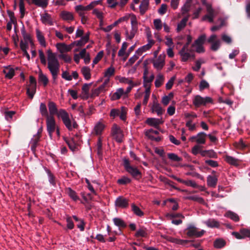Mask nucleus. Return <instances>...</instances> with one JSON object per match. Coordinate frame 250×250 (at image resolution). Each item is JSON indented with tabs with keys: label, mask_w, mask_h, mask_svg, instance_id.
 I'll return each instance as SVG.
<instances>
[{
	"label": "nucleus",
	"mask_w": 250,
	"mask_h": 250,
	"mask_svg": "<svg viewBox=\"0 0 250 250\" xmlns=\"http://www.w3.org/2000/svg\"><path fill=\"white\" fill-rule=\"evenodd\" d=\"M48 107L49 111V116H54V115L56 114L58 118L62 120L65 127L69 131L77 128L78 125L75 121L70 119L68 113L64 109H61L58 110L56 104L52 101L48 102Z\"/></svg>",
	"instance_id": "obj_1"
},
{
	"label": "nucleus",
	"mask_w": 250,
	"mask_h": 250,
	"mask_svg": "<svg viewBox=\"0 0 250 250\" xmlns=\"http://www.w3.org/2000/svg\"><path fill=\"white\" fill-rule=\"evenodd\" d=\"M47 68L50 71L53 79L55 81L58 77L60 71V64L56 55L49 49L46 51Z\"/></svg>",
	"instance_id": "obj_2"
},
{
	"label": "nucleus",
	"mask_w": 250,
	"mask_h": 250,
	"mask_svg": "<svg viewBox=\"0 0 250 250\" xmlns=\"http://www.w3.org/2000/svg\"><path fill=\"white\" fill-rule=\"evenodd\" d=\"M125 35L126 40L131 41L138 30V21L135 15L131 16V27H124Z\"/></svg>",
	"instance_id": "obj_3"
},
{
	"label": "nucleus",
	"mask_w": 250,
	"mask_h": 250,
	"mask_svg": "<svg viewBox=\"0 0 250 250\" xmlns=\"http://www.w3.org/2000/svg\"><path fill=\"white\" fill-rule=\"evenodd\" d=\"M123 162L125 169L133 178L139 180L142 178L141 172L137 167L131 166L128 159H124Z\"/></svg>",
	"instance_id": "obj_4"
},
{
	"label": "nucleus",
	"mask_w": 250,
	"mask_h": 250,
	"mask_svg": "<svg viewBox=\"0 0 250 250\" xmlns=\"http://www.w3.org/2000/svg\"><path fill=\"white\" fill-rule=\"evenodd\" d=\"M193 105L196 108H199L201 106H206L209 104H213V100L210 97H202L199 95H196L193 97L192 99Z\"/></svg>",
	"instance_id": "obj_5"
},
{
	"label": "nucleus",
	"mask_w": 250,
	"mask_h": 250,
	"mask_svg": "<svg viewBox=\"0 0 250 250\" xmlns=\"http://www.w3.org/2000/svg\"><path fill=\"white\" fill-rule=\"evenodd\" d=\"M111 135L113 139L118 143L123 141L124 134L121 127L116 124H114L111 128Z\"/></svg>",
	"instance_id": "obj_6"
},
{
	"label": "nucleus",
	"mask_w": 250,
	"mask_h": 250,
	"mask_svg": "<svg viewBox=\"0 0 250 250\" xmlns=\"http://www.w3.org/2000/svg\"><path fill=\"white\" fill-rule=\"evenodd\" d=\"M37 82L36 79L32 76L29 77V84L27 87L26 94L31 99L36 91Z\"/></svg>",
	"instance_id": "obj_7"
},
{
	"label": "nucleus",
	"mask_w": 250,
	"mask_h": 250,
	"mask_svg": "<svg viewBox=\"0 0 250 250\" xmlns=\"http://www.w3.org/2000/svg\"><path fill=\"white\" fill-rule=\"evenodd\" d=\"M205 232V231L204 230H199L197 228L192 225H190L187 229L186 234L190 237H200L204 235Z\"/></svg>",
	"instance_id": "obj_8"
},
{
	"label": "nucleus",
	"mask_w": 250,
	"mask_h": 250,
	"mask_svg": "<svg viewBox=\"0 0 250 250\" xmlns=\"http://www.w3.org/2000/svg\"><path fill=\"white\" fill-rule=\"evenodd\" d=\"M47 130L49 136L51 137L53 133L55 131L56 125L54 116H49L47 117L46 120Z\"/></svg>",
	"instance_id": "obj_9"
},
{
	"label": "nucleus",
	"mask_w": 250,
	"mask_h": 250,
	"mask_svg": "<svg viewBox=\"0 0 250 250\" xmlns=\"http://www.w3.org/2000/svg\"><path fill=\"white\" fill-rule=\"evenodd\" d=\"M179 54L181 58V61L184 62L188 61V60L192 56V50L189 49L188 43H186L179 52Z\"/></svg>",
	"instance_id": "obj_10"
},
{
	"label": "nucleus",
	"mask_w": 250,
	"mask_h": 250,
	"mask_svg": "<svg viewBox=\"0 0 250 250\" xmlns=\"http://www.w3.org/2000/svg\"><path fill=\"white\" fill-rule=\"evenodd\" d=\"M166 55L160 54L158 58L153 61V66L158 70H161L165 64Z\"/></svg>",
	"instance_id": "obj_11"
},
{
	"label": "nucleus",
	"mask_w": 250,
	"mask_h": 250,
	"mask_svg": "<svg viewBox=\"0 0 250 250\" xmlns=\"http://www.w3.org/2000/svg\"><path fill=\"white\" fill-rule=\"evenodd\" d=\"M232 234L238 239H242L247 237L250 238V229L242 228L240 229L239 232H233Z\"/></svg>",
	"instance_id": "obj_12"
},
{
	"label": "nucleus",
	"mask_w": 250,
	"mask_h": 250,
	"mask_svg": "<svg viewBox=\"0 0 250 250\" xmlns=\"http://www.w3.org/2000/svg\"><path fill=\"white\" fill-rule=\"evenodd\" d=\"M207 42L211 43L210 49L213 51H216L220 47V41L217 39V36L215 34L211 35Z\"/></svg>",
	"instance_id": "obj_13"
},
{
	"label": "nucleus",
	"mask_w": 250,
	"mask_h": 250,
	"mask_svg": "<svg viewBox=\"0 0 250 250\" xmlns=\"http://www.w3.org/2000/svg\"><path fill=\"white\" fill-rule=\"evenodd\" d=\"M206 7L208 14L202 18V21H208L209 22H213L216 13L210 4H207Z\"/></svg>",
	"instance_id": "obj_14"
},
{
	"label": "nucleus",
	"mask_w": 250,
	"mask_h": 250,
	"mask_svg": "<svg viewBox=\"0 0 250 250\" xmlns=\"http://www.w3.org/2000/svg\"><path fill=\"white\" fill-rule=\"evenodd\" d=\"M36 37L37 41L41 46L46 47L47 42L44 37V33L38 28L35 29Z\"/></svg>",
	"instance_id": "obj_15"
},
{
	"label": "nucleus",
	"mask_w": 250,
	"mask_h": 250,
	"mask_svg": "<svg viewBox=\"0 0 250 250\" xmlns=\"http://www.w3.org/2000/svg\"><path fill=\"white\" fill-rule=\"evenodd\" d=\"M206 134L204 132H200L196 136L190 137L189 141L192 142H196L199 144H204L206 143Z\"/></svg>",
	"instance_id": "obj_16"
},
{
	"label": "nucleus",
	"mask_w": 250,
	"mask_h": 250,
	"mask_svg": "<svg viewBox=\"0 0 250 250\" xmlns=\"http://www.w3.org/2000/svg\"><path fill=\"white\" fill-rule=\"evenodd\" d=\"M145 123L149 126L158 129L159 125L164 123V121L162 119L148 118L146 120Z\"/></svg>",
	"instance_id": "obj_17"
},
{
	"label": "nucleus",
	"mask_w": 250,
	"mask_h": 250,
	"mask_svg": "<svg viewBox=\"0 0 250 250\" xmlns=\"http://www.w3.org/2000/svg\"><path fill=\"white\" fill-rule=\"evenodd\" d=\"M109 79L105 80L102 85L93 90L92 92V96H98L101 93L105 92L107 90L106 87L109 83Z\"/></svg>",
	"instance_id": "obj_18"
},
{
	"label": "nucleus",
	"mask_w": 250,
	"mask_h": 250,
	"mask_svg": "<svg viewBox=\"0 0 250 250\" xmlns=\"http://www.w3.org/2000/svg\"><path fill=\"white\" fill-rule=\"evenodd\" d=\"M145 134L148 138L152 140H155L158 142L161 140V138L159 136V132L157 130H154L153 129H150L146 130Z\"/></svg>",
	"instance_id": "obj_19"
},
{
	"label": "nucleus",
	"mask_w": 250,
	"mask_h": 250,
	"mask_svg": "<svg viewBox=\"0 0 250 250\" xmlns=\"http://www.w3.org/2000/svg\"><path fill=\"white\" fill-rule=\"evenodd\" d=\"M56 47L61 54L69 52L72 49L71 45H67L65 43H57Z\"/></svg>",
	"instance_id": "obj_20"
},
{
	"label": "nucleus",
	"mask_w": 250,
	"mask_h": 250,
	"mask_svg": "<svg viewBox=\"0 0 250 250\" xmlns=\"http://www.w3.org/2000/svg\"><path fill=\"white\" fill-rule=\"evenodd\" d=\"M155 42L154 40H149L148 43L141 47L139 48L137 50V53L141 56L144 53L150 49L154 45Z\"/></svg>",
	"instance_id": "obj_21"
},
{
	"label": "nucleus",
	"mask_w": 250,
	"mask_h": 250,
	"mask_svg": "<svg viewBox=\"0 0 250 250\" xmlns=\"http://www.w3.org/2000/svg\"><path fill=\"white\" fill-rule=\"evenodd\" d=\"M60 18L63 21L70 22L74 19V14L73 13L67 11H62L60 14Z\"/></svg>",
	"instance_id": "obj_22"
},
{
	"label": "nucleus",
	"mask_w": 250,
	"mask_h": 250,
	"mask_svg": "<svg viewBox=\"0 0 250 250\" xmlns=\"http://www.w3.org/2000/svg\"><path fill=\"white\" fill-rule=\"evenodd\" d=\"M41 21L45 25L51 26L54 24L51 16L47 13H44L41 15Z\"/></svg>",
	"instance_id": "obj_23"
},
{
	"label": "nucleus",
	"mask_w": 250,
	"mask_h": 250,
	"mask_svg": "<svg viewBox=\"0 0 250 250\" xmlns=\"http://www.w3.org/2000/svg\"><path fill=\"white\" fill-rule=\"evenodd\" d=\"M116 207L121 208H126L128 206V200L123 196H120L115 201Z\"/></svg>",
	"instance_id": "obj_24"
},
{
	"label": "nucleus",
	"mask_w": 250,
	"mask_h": 250,
	"mask_svg": "<svg viewBox=\"0 0 250 250\" xmlns=\"http://www.w3.org/2000/svg\"><path fill=\"white\" fill-rule=\"evenodd\" d=\"M62 77L66 81H70L73 78L74 79H77L79 77V74L77 71H75L72 72V75H71L69 72L64 71L62 72Z\"/></svg>",
	"instance_id": "obj_25"
},
{
	"label": "nucleus",
	"mask_w": 250,
	"mask_h": 250,
	"mask_svg": "<svg viewBox=\"0 0 250 250\" xmlns=\"http://www.w3.org/2000/svg\"><path fill=\"white\" fill-rule=\"evenodd\" d=\"M151 110L152 113H156L158 116L162 115L165 110L163 109L161 105L156 102H154L151 106Z\"/></svg>",
	"instance_id": "obj_26"
},
{
	"label": "nucleus",
	"mask_w": 250,
	"mask_h": 250,
	"mask_svg": "<svg viewBox=\"0 0 250 250\" xmlns=\"http://www.w3.org/2000/svg\"><path fill=\"white\" fill-rule=\"evenodd\" d=\"M65 193L74 202L80 200V198L75 191L70 188H67L65 189Z\"/></svg>",
	"instance_id": "obj_27"
},
{
	"label": "nucleus",
	"mask_w": 250,
	"mask_h": 250,
	"mask_svg": "<svg viewBox=\"0 0 250 250\" xmlns=\"http://www.w3.org/2000/svg\"><path fill=\"white\" fill-rule=\"evenodd\" d=\"M124 93L125 91L123 88H118L116 90V92L110 95V100L111 101H116L119 100L123 95H124Z\"/></svg>",
	"instance_id": "obj_28"
},
{
	"label": "nucleus",
	"mask_w": 250,
	"mask_h": 250,
	"mask_svg": "<svg viewBox=\"0 0 250 250\" xmlns=\"http://www.w3.org/2000/svg\"><path fill=\"white\" fill-rule=\"evenodd\" d=\"M6 78L8 79H12L15 75V70L10 66L5 67L3 70Z\"/></svg>",
	"instance_id": "obj_29"
},
{
	"label": "nucleus",
	"mask_w": 250,
	"mask_h": 250,
	"mask_svg": "<svg viewBox=\"0 0 250 250\" xmlns=\"http://www.w3.org/2000/svg\"><path fill=\"white\" fill-rule=\"evenodd\" d=\"M105 127V124L103 121H100L95 125L94 131L97 135L102 134Z\"/></svg>",
	"instance_id": "obj_30"
},
{
	"label": "nucleus",
	"mask_w": 250,
	"mask_h": 250,
	"mask_svg": "<svg viewBox=\"0 0 250 250\" xmlns=\"http://www.w3.org/2000/svg\"><path fill=\"white\" fill-rule=\"evenodd\" d=\"M23 41L29 42L31 46H34V43L30 34L26 33L24 29L21 30Z\"/></svg>",
	"instance_id": "obj_31"
},
{
	"label": "nucleus",
	"mask_w": 250,
	"mask_h": 250,
	"mask_svg": "<svg viewBox=\"0 0 250 250\" xmlns=\"http://www.w3.org/2000/svg\"><path fill=\"white\" fill-rule=\"evenodd\" d=\"M225 160L229 165L234 166H237L240 163V161L238 159L229 155L225 156Z\"/></svg>",
	"instance_id": "obj_32"
},
{
	"label": "nucleus",
	"mask_w": 250,
	"mask_h": 250,
	"mask_svg": "<svg viewBox=\"0 0 250 250\" xmlns=\"http://www.w3.org/2000/svg\"><path fill=\"white\" fill-rule=\"evenodd\" d=\"M188 19L189 15H187L178 23L176 28L177 32H180L185 27Z\"/></svg>",
	"instance_id": "obj_33"
},
{
	"label": "nucleus",
	"mask_w": 250,
	"mask_h": 250,
	"mask_svg": "<svg viewBox=\"0 0 250 250\" xmlns=\"http://www.w3.org/2000/svg\"><path fill=\"white\" fill-rule=\"evenodd\" d=\"M128 46V43L126 42H124L122 45L121 49L118 52V56L120 57L125 56L124 60H125L129 55V53L126 54L125 51Z\"/></svg>",
	"instance_id": "obj_34"
},
{
	"label": "nucleus",
	"mask_w": 250,
	"mask_h": 250,
	"mask_svg": "<svg viewBox=\"0 0 250 250\" xmlns=\"http://www.w3.org/2000/svg\"><path fill=\"white\" fill-rule=\"evenodd\" d=\"M113 222L114 225L120 229H124L126 227V224L125 222L120 218H114L113 219Z\"/></svg>",
	"instance_id": "obj_35"
},
{
	"label": "nucleus",
	"mask_w": 250,
	"mask_h": 250,
	"mask_svg": "<svg viewBox=\"0 0 250 250\" xmlns=\"http://www.w3.org/2000/svg\"><path fill=\"white\" fill-rule=\"evenodd\" d=\"M31 1L32 3L35 5L45 8L48 4L49 0H31Z\"/></svg>",
	"instance_id": "obj_36"
},
{
	"label": "nucleus",
	"mask_w": 250,
	"mask_h": 250,
	"mask_svg": "<svg viewBox=\"0 0 250 250\" xmlns=\"http://www.w3.org/2000/svg\"><path fill=\"white\" fill-rule=\"evenodd\" d=\"M81 71L85 80H88L91 78V70L89 67L83 66L81 68Z\"/></svg>",
	"instance_id": "obj_37"
},
{
	"label": "nucleus",
	"mask_w": 250,
	"mask_h": 250,
	"mask_svg": "<svg viewBox=\"0 0 250 250\" xmlns=\"http://www.w3.org/2000/svg\"><path fill=\"white\" fill-rule=\"evenodd\" d=\"M154 79V75L153 74H151L148 76V71L146 69L143 74V81L147 83H152Z\"/></svg>",
	"instance_id": "obj_38"
},
{
	"label": "nucleus",
	"mask_w": 250,
	"mask_h": 250,
	"mask_svg": "<svg viewBox=\"0 0 250 250\" xmlns=\"http://www.w3.org/2000/svg\"><path fill=\"white\" fill-rule=\"evenodd\" d=\"M149 0H143L140 5V11L141 15H143L148 9Z\"/></svg>",
	"instance_id": "obj_39"
},
{
	"label": "nucleus",
	"mask_w": 250,
	"mask_h": 250,
	"mask_svg": "<svg viewBox=\"0 0 250 250\" xmlns=\"http://www.w3.org/2000/svg\"><path fill=\"white\" fill-rule=\"evenodd\" d=\"M175 180L180 183L186 185L187 186H190L193 188H197L198 187L196 183L192 180L186 181L179 178H175Z\"/></svg>",
	"instance_id": "obj_40"
},
{
	"label": "nucleus",
	"mask_w": 250,
	"mask_h": 250,
	"mask_svg": "<svg viewBox=\"0 0 250 250\" xmlns=\"http://www.w3.org/2000/svg\"><path fill=\"white\" fill-rule=\"evenodd\" d=\"M206 225L209 228H219L220 224L218 221L214 219H210L205 222Z\"/></svg>",
	"instance_id": "obj_41"
},
{
	"label": "nucleus",
	"mask_w": 250,
	"mask_h": 250,
	"mask_svg": "<svg viewBox=\"0 0 250 250\" xmlns=\"http://www.w3.org/2000/svg\"><path fill=\"white\" fill-rule=\"evenodd\" d=\"M201 156L203 157H208L209 158H217V154L212 150H203L201 152Z\"/></svg>",
	"instance_id": "obj_42"
},
{
	"label": "nucleus",
	"mask_w": 250,
	"mask_h": 250,
	"mask_svg": "<svg viewBox=\"0 0 250 250\" xmlns=\"http://www.w3.org/2000/svg\"><path fill=\"white\" fill-rule=\"evenodd\" d=\"M217 182V178L215 176H208L207 178V184L210 187H215Z\"/></svg>",
	"instance_id": "obj_43"
},
{
	"label": "nucleus",
	"mask_w": 250,
	"mask_h": 250,
	"mask_svg": "<svg viewBox=\"0 0 250 250\" xmlns=\"http://www.w3.org/2000/svg\"><path fill=\"white\" fill-rule=\"evenodd\" d=\"M75 10L79 16H82L83 14H85L84 12L85 11H88L89 9L87 5L84 6L82 5H78L75 6Z\"/></svg>",
	"instance_id": "obj_44"
},
{
	"label": "nucleus",
	"mask_w": 250,
	"mask_h": 250,
	"mask_svg": "<svg viewBox=\"0 0 250 250\" xmlns=\"http://www.w3.org/2000/svg\"><path fill=\"white\" fill-rule=\"evenodd\" d=\"M39 82L42 83L44 86H46L49 82L47 77L42 71H40L39 74Z\"/></svg>",
	"instance_id": "obj_45"
},
{
	"label": "nucleus",
	"mask_w": 250,
	"mask_h": 250,
	"mask_svg": "<svg viewBox=\"0 0 250 250\" xmlns=\"http://www.w3.org/2000/svg\"><path fill=\"white\" fill-rule=\"evenodd\" d=\"M165 80L164 76L159 74L157 77L155 81V85L156 87H160L164 83Z\"/></svg>",
	"instance_id": "obj_46"
},
{
	"label": "nucleus",
	"mask_w": 250,
	"mask_h": 250,
	"mask_svg": "<svg viewBox=\"0 0 250 250\" xmlns=\"http://www.w3.org/2000/svg\"><path fill=\"white\" fill-rule=\"evenodd\" d=\"M225 216L229 218L235 222H238L239 220L238 215L236 213L230 211H227L225 213Z\"/></svg>",
	"instance_id": "obj_47"
},
{
	"label": "nucleus",
	"mask_w": 250,
	"mask_h": 250,
	"mask_svg": "<svg viewBox=\"0 0 250 250\" xmlns=\"http://www.w3.org/2000/svg\"><path fill=\"white\" fill-rule=\"evenodd\" d=\"M147 232L146 229L144 228H141L139 229L136 232L135 236L136 237H146L147 236Z\"/></svg>",
	"instance_id": "obj_48"
},
{
	"label": "nucleus",
	"mask_w": 250,
	"mask_h": 250,
	"mask_svg": "<svg viewBox=\"0 0 250 250\" xmlns=\"http://www.w3.org/2000/svg\"><path fill=\"white\" fill-rule=\"evenodd\" d=\"M89 38V34L87 33L84 36L82 37L80 40L77 42V45L82 46L88 42Z\"/></svg>",
	"instance_id": "obj_49"
},
{
	"label": "nucleus",
	"mask_w": 250,
	"mask_h": 250,
	"mask_svg": "<svg viewBox=\"0 0 250 250\" xmlns=\"http://www.w3.org/2000/svg\"><path fill=\"white\" fill-rule=\"evenodd\" d=\"M186 126L190 131H193L196 130L197 125L195 123H193L192 120H188L186 121Z\"/></svg>",
	"instance_id": "obj_50"
},
{
	"label": "nucleus",
	"mask_w": 250,
	"mask_h": 250,
	"mask_svg": "<svg viewBox=\"0 0 250 250\" xmlns=\"http://www.w3.org/2000/svg\"><path fill=\"white\" fill-rule=\"evenodd\" d=\"M116 79L119 81L120 83H126V84H131L135 82H133L131 78H125L121 76H117Z\"/></svg>",
	"instance_id": "obj_51"
},
{
	"label": "nucleus",
	"mask_w": 250,
	"mask_h": 250,
	"mask_svg": "<svg viewBox=\"0 0 250 250\" xmlns=\"http://www.w3.org/2000/svg\"><path fill=\"white\" fill-rule=\"evenodd\" d=\"M115 71V69L114 67L112 65H111L107 69L105 70L104 72V76L105 77L108 78V79H109V78H110L111 76H113L114 74Z\"/></svg>",
	"instance_id": "obj_52"
},
{
	"label": "nucleus",
	"mask_w": 250,
	"mask_h": 250,
	"mask_svg": "<svg viewBox=\"0 0 250 250\" xmlns=\"http://www.w3.org/2000/svg\"><path fill=\"white\" fill-rule=\"evenodd\" d=\"M40 111L42 116L45 117L46 118L49 116L47 112L46 106L44 103H42L40 105Z\"/></svg>",
	"instance_id": "obj_53"
},
{
	"label": "nucleus",
	"mask_w": 250,
	"mask_h": 250,
	"mask_svg": "<svg viewBox=\"0 0 250 250\" xmlns=\"http://www.w3.org/2000/svg\"><path fill=\"white\" fill-rule=\"evenodd\" d=\"M168 240L170 242L179 245H184L188 242V241L187 240H182L173 237H169Z\"/></svg>",
	"instance_id": "obj_54"
},
{
	"label": "nucleus",
	"mask_w": 250,
	"mask_h": 250,
	"mask_svg": "<svg viewBox=\"0 0 250 250\" xmlns=\"http://www.w3.org/2000/svg\"><path fill=\"white\" fill-rule=\"evenodd\" d=\"M173 94L172 93H170L168 95L165 96L162 98V103L164 104V105H167L170 101L173 98Z\"/></svg>",
	"instance_id": "obj_55"
},
{
	"label": "nucleus",
	"mask_w": 250,
	"mask_h": 250,
	"mask_svg": "<svg viewBox=\"0 0 250 250\" xmlns=\"http://www.w3.org/2000/svg\"><path fill=\"white\" fill-rule=\"evenodd\" d=\"M104 51H101L97 54L96 56L95 57L92 63V67H94V65L98 63L103 58L104 56Z\"/></svg>",
	"instance_id": "obj_56"
},
{
	"label": "nucleus",
	"mask_w": 250,
	"mask_h": 250,
	"mask_svg": "<svg viewBox=\"0 0 250 250\" xmlns=\"http://www.w3.org/2000/svg\"><path fill=\"white\" fill-rule=\"evenodd\" d=\"M127 111V108L124 106L121 107L120 109L119 117L122 121H125L126 120Z\"/></svg>",
	"instance_id": "obj_57"
},
{
	"label": "nucleus",
	"mask_w": 250,
	"mask_h": 250,
	"mask_svg": "<svg viewBox=\"0 0 250 250\" xmlns=\"http://www.w3.org/2000/svg\"><path fill=\"white\" fill-rule=\"evenodd\" d=\"M131 182V180L130 178L126 176H123L121 178L119 179L117 182L119 185H124L130 183Z\"/></svg>",
	"instance_id": "obj_58"
},
{
	"label": "nucleus",
	"mask_w": 250,
	"mask_h": 250,
	"mask_svg": "<svg viewBox=\"0 0 250 250\" xmlns=\"http://www.w3.org/2000/svg\"><path fill=\"white\" fill-rule=\"evenodd\" d=\"M132 210L136 215L138 216H142L144 215V212L141 210V209L136 206L134 204L131 205Z\"/></svg>",
	"instance_id": "obj_59"
},
{
	"label": "nucleus",
	"mask_w": 250,
	"mask_h": 250,
	"mask_svg": "<svg viewBox=\"0 0 250 250\" xmlns=\"http://www.w3.org/2000/svg\"><path fill=\"white\" fill-rule=\"evenodd\" d=\"M184 117L187 120H192L197 117V115L194 112H185L184 113Z\"/></svg>",
	"instance_id": "obj_60"
},
{
	"label": "nucleus",
	"mask_w": 250,
	"mask_h": 250,
	"mask_svg": "<svg viewBox=\"0 0 250 250\" xmlns=\"http://www.w3.org/2000/svg\"><path fill=\"white\" fill-rule=\"evenodd\" d=\"M188 200L196 201L200 204H204L205 203L204 199L198 196H190L187 198Z\"/></svg>",
	"instance_id": "obj_61"
},
{
	"label": "nucleus",
	"mask_w": 250,
	"mask_h": 250,
	"mask_svg": "<svg viewBox=\"0 0 250 250\" xmlns=\"http://www.w3.org/2000/svg\"><path fill=\"white\" fill-rule=\"evenodd\" d=\"M153 24L154 28L160 31L162 29L163 24L162 22V21L159 19H155L153 21Z\"/></svg>",
	"instance_id": "obj_62"
},
{
	"label": "nucleus",
	"mask_w": 250,
	"mask_h": 250,
	"mask_svg": "<svg viewBox=\"0 0 250 250\" xmlns=\"http://www.w3.org/2000/svg\"><path fill=\"white\" fill-rule=\"evenodd\" d=\"M167 157L170 160L174 162H180L182 160L181 157H179L177 154L173 153H168Z\"/></svg>",
	"instance_id": "obj_63"
},
{
	"label": "nucleus",
	"mask_w": 250,
	"mask_h": 250,
	"mask_svg": "<svg viewBox=\"0 0 250 250\" xmlns=\"http://www.w3.org/2000/svg\"><path fill=\"white\" fill-rule=\"evenodd\" d=\"M38 52L41 63L43 65H45L47 63V61L45 54L43 50L42 49H40L39 50Z\"/></svg>",
	"instance_id": "obj_64"
}]
</instances>
